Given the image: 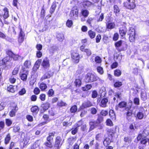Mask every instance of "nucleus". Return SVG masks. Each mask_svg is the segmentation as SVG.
<instances>
[{"mask_svg": "<svg viewBox=\"0 0 149 149\" xmlns=\"http://www.w3.org/2000/svg\"><path fill=\"white\" fill-rule=\"evenodd\" d=\"M97 80L100 82L102 80L97 76L91 73H88L85 76L84 81L86 82H92Z\"/></svg>", "mask_w": 149, "mask_h": 149, "instance_id": "f257e3e1", "label": "nucleus"}, {"mask_svg": "<svg viewBox=\"0 0 149 149\" xmlns=\"http://www.w3.org/2000/svg\"><path fill=\"white\" fill-rule=\"evenodd\" d=\"M64 140L59 136H57L55 139L54 149H60L63 142Z\"/></svg>", "mask_w": 149, "mask_h": 149, "instance_id": "f03ea898", "label": "nucleus"}, {"mask_svg": "<svg viewBox=\"0 0 149 149\" xmlns=\"http://www.w3.org/2000/svg\"><path fill=\"white\" fill-rule=\"evenodd\" d=\"M127 34L129 36V39L130 42H134L135 41V33L134 28L130 27L127 32Z\"/></svg>", "mask_w": 149, "mask_h": 149, "instance_id": "7ed1b4c3", "label": "nucleus"}, {"mask_svg": "<svg viewBox=\"0 0 149 149\" xmlns=\"http://www.w3.org/2000/svg\"><path fill=\"white\" fill-rule=\"evenodd\" d=\"M127 2L124 3V6L127 8L131 10L134 9L136 7L135 0H127Z\"/></svg>", "mask_w": 149, "mask_h": 149, "instance_id": "20e7f679", "label": "nucleus"}, {"mask_svg": "<svg viewBox=\"0 0 149 149\" xmlns=\"http://www.w3.org/2000/svg\"><path fill=\"white\" fill-rule=\"evenodd\" d=\"M106 24L107 29H111L115 27V24L111 21V17L108 16L105 18Z\"/></svg>", "mask_w": 149, "mask_h": 149, "instance_id": "39448f33", "label": "nucleus"}, {"mask_svg": "<svg viewBox=\"0 0 149 149\" xmlns=\"http://www.w3.org/2000/svg\"><path fill=\"white\" fill-rule=\"evenodd\" d=\"M22 70V72H21L19 74L20 77L22 81H26L27 80L28 71L27 70H25V69L24 68H23Z\"/></svg>", "mask_w": 149, "mask_h": 149, "instance_id": "423d86ee", "label": "nucleus"}, {"mask_svg": "<svg viewBox=\"0 0 149 149\" xmlns=\"http://www.w3.org/2000/svg\"><path fill=\"white\" fill-rule=\"evenodd\" d=\"M19 29L20 32L19 34L18 41L19 42L21 43L24 40L25 34L20 26H19Z\"/></svg>", "mask_w": 149, "mask_h": 149, "instance_id": "0eeeda50", "label": "nucleus"}, {"mask_svg": "<svg viewBox=\"0 0 149 149\" xmlns=\"http://www.w3.org/2000/svg\"><path fill=\"white\" fill-rule=\"evenodd\" d=\"M99 125L96 120H91L89 122V125L90 127L89 131L90 132L94 128L97 127Z\"/></svg>", "mask_w": 149, "mask_h": 149, "instance_id": "6e6552de", "label": "nucleus"}, {"mask_svg": "<svg viewBox=\"0 0 149 149\" xmlns=\"http://www.w3.org/2000/svg\"><path fill=\"white\" fill-rule=\"evenodd\" d=\"M71 52H72V58L74 62L78 63L79 62L80 58L79 54L73 51H71Z\"/></svg>", "mask_w": 149, "mask_h": 149, "instance_id": "1a4fd4ad", "label": "nucleus"}, {"mask_svg": "<svg viewBox=\"0 0 149 149\" xmlns=\"http://www.w3.org/2000/svg\"><path fill=\"white\" fill-rule=\"evenodd\" d=\"M108 100L107 98H103L100 100L99 105L102 107H107V104Z\"/></svg>", "mask_w": 149, "mask_h": 149, "instance_id": "9d476101", "label": "nucleus"}, {"mask_svg": "<svg viewBox=\"0 0 149 149\" xmlns=\"http://www.w3.org/2000/svg\"><path fill=\"white\" fill-rule=\"evenodd\" d=\"M7 54L11 58H13V60L15 61L17 60L20 56L18 55L14 54L12 52L8 50L6 52Z\"/></svg>", "mask_w": 149, "mask_h": 149, "instance_id": "9b49d317", "label": "nucleus"}, {"mask_svg": "<svg viewBox=\"0 0 149 149\" xmlns=\"http://www.w3.org/2000/svg\"><path fill=\"white\" fill-rule=\"evenodd\" d=\"M127 103L124 101H122L120 102L117 106H116V110H118V107H119L120 108H125V109L126 110H128L129 109V107H126L127 106Z\"/></svg>", "mask_w": 149, "mask_h": 149, "instance_id": "f8f14e48", "label": "nucleus"}, {"mask_svg": "<svg viewBox=\"0 0 149 149\" xmlns=\"http://www.w3.org/2000/svg\"><path fill=\"white\" fill-rule=\"evenodd\" d=\"M70 16L72 19H76L78 17V10L77 9L72 10L70 12Z\"/></svg>", "mask_w": 149, "mask_h": 149, "instance_id": "ddd939ff", "label": "nucleus"}, {"mask_svg": "<svg viewBox=\"0 0 149 149\" xmlns=\"http://www.w3.org/2000/svg\"><path fill=\"white\" fill-rule=\"evenodd\" d=\"M143 110V109L141 108V109L139 110V111L137 112L136 116V119L139 120H141L143 118L144 115V114L143 112L142 111Z\"/></svg>", "mask_w": 149, "mask_h": 149, "instance_id": "4468645a", "label": "nucleus"}, {"mask_svg": "<svg viewBox=\"0 0 149 149\" xmlns=\"http://www.w3.org/2000/svg\"><path fill=\"white\" fill-rule=\"evenodd\" d=\"M41 65L43 68L45 69L49 67L50 64L49 60L46 58L44 59Z\"/></svg>", "mask_w": 149, "mask_h": 149, "instance_id": "2eb2a0df", "label": "nucleus"}, {"mask_svg": "<svg viewBox=\"0 0 149 149\" xmlns=\"http://www.w3.org/2000/svg\"><path fill=\"white\" fill-rule=\"evenodd\" d=\"M53 72L50 71H48L42 76L41 79L42 81L45 79L49 78L53 75Z\"/></svg>", "mask_w": 149, "mask_h": 149, "instance_id": "dca6fc26", "label": "nucleus"}, {"mask_svg": "<svg viewBox=\"0 0 149 149\" xmlns=\"http://www.w3.org/2000/svg\"><path fill=\"white\" fill-rule=\"evenodd\" d=\"M119 32L121 37L124 38L127 33L126 28L125 27L121 28L119 30Z\"/></svg>", "mask_w": 149, "mask_h": 149, "instance_id": "f3484780", "label": "nucleus"}, {"mask_svg": "<svg viewBox=\"0 0 149 149\" xmlns=\"http://www.w3.org/2000/svg\"><path fill=\"white\" fill-rule=\"evenodd\" d=\"M3 17L4 19H6L9 17V10L7 8L5 7L3 9Z\"/></svg>", "mask_w": 149, "mask_h": 149, "instance_id": "a211bd4d", "label": "nucleus"}, {"mask_svg": "<svg viewBox=\"0 0 149 149\" xmlns=\"http://www.w3.org/2000/svg\"><path fill=\"white\" fill-rule=\"evenodd\" d=\"M44 145L45 146V148L46 149L52 148L53 147L52 142L47 141L44 143Z\"/></svg>", "mask_w": 149, "mask_h": 149, "instance_id": "6ab92c4d", "label": "nucleus"}, {"mask_svg": "<svg viewBox=\"0 0 149 149\" xmlns=\"http://www.w3.org/2000/svg\"><path fill=\"white\" fill-rule=\"evenodd\" d=\"M92 106V104L91 102L89 101L85 102L83 103L82 105V108H85L87 107H90Z\"/></svg>", "mask_w": 149, "mask_h": 149, "instance_id": "aec40b11", "label": "nucleus"}, {"mask_svg": "<svg viewBox=\"0 0 149 149\" xmlns=\"http://www.w3.org/2000/svg\"><path fill=\"white\" fill-rule=\"evenodd\" d=\"M92 4V3L88 1H84L82 5L85 8H87L90 7Z\"/></svg>", "mask_w": 149, "mask_h": 149, "instance_id": "412c9836", "label": "nucleus"}, {"mask_svg": "<svg viewBox=\"0 0 149 149\" xmlns=\"http://www.w3.org/2000/svg\"><path fill=\"white\" fill-rule=\"evenodd\" d=\"M17 110L18 107L17 106L15 107L14 109H12L9 112V114L10 116L11 117L15 116V113L17 112Z\"/></svg>", "mask_w": 149, "mask_h": 149, "instance_id": "4be33fe9", "label": "nucleus"}, {"mask_svg": "<svg viewBox=\"0 0 149 149\" xmlns=\"http://www.w3.org/2000/svg\"><path fill=\"white\" fill-rule=\"evenodd\" d=\"M141 97L142 100L146 101L147 99L146 93L145 91H141Z\"/></svg>", "mask_w": 149, "mask_h": 149, "instance_id": "5701e85b", "label": "nucleus"}, {"mask_svg": "<svg viewBox=\"0 0 149 149\" xmlns=\"http://www.w3.org/2000/svg\"><path fill=\"white\" fill-rule=\"evenodd\" d=\"M117 127L116 126L115 129L113 128H111L109 129L108 132L109 133V135H110L111 137H113L116 132L115 129Z\"/></svg>", "mask_w": 149, "mask_h": 149, "instance_id": "b1692460", "label": "nucleus"}, {"mask_svg": "<svg viewBox=\"0 0 149 149\" xmlns=\"http://www.w3.org/2000/svg\"><path fill=\"white\" fill-rule=\"evenodd\" d=\"M114 12L115 13L116 16H118L119 14V13L120 11L118 6L116 5H115L113 6Z\"/></svg>", "mask_w": 149, "mask_h": 149, "instance_id": "393cba45", "label": "nucleus"}, {"mask_svg": "<svg viewBox=\"0 0 149 149\" xmlns=\"http://www.w3.org/2000/svg\"><path fill=\"white\" fill-rule=\"evenodd\" d=\"M81 13L84 17H87L89 14V12L86 9H82Z\"/></svg>", "mask_w": 149, "mask_h": 149, "instance_id": "a878e982", "label": "nucleus"}, {"mask_svg": "<svg viewBox=\"0 0 149 149\" xmlns=\"http://www.w3.org/2000/svg\"><path fill=\"white\" fill-rule=\"evenodd\" d=\"M57 39L60 41L62 42L64 38V35L62 33H58L56 35Z\"/></svg>", "mask_w": 149, "mask_h": 149, "instance_id": "bb28decb", "label": "nucleus"}, {"mask_svg": "<svg viewBox=\"0 0 149 149\" xmlns=\"http://www.w3.org/2000/svg\"><path fill=\"white\" fill-rule=\"evenodd\" d=\"M109 115L111 118L114 120L116 119V115L114 111L112 109L110 110L109 111Z\"/></svg>", "mask_w": 149, "mask_h": 149, "instance_id": "cd10ccee", "label": "nucleus"}, {"mask_svg": "<svg viewBox=\"0 0 149 149\" xmlns=\"http://www.w3.org/2000/svg\"><path fill=\"white\" fill-rule=\"evenodd\" d=\"M39 110L38 107L37 106H33L31 108V111L35 114L37 113Z\"/></svg>", "mask_w": 149, "mask_h": 149, "instance_id": "c85d7f7f", "label": "nucleus"}, {"mask_svg": "<svg viewBox=\"0 0 149 149\" xmlns=\"http://www.w3.org/2000/svg\"><path fill=\"white\" fill-rule=\"evenodd\" d=\"M88 33L91 39L94 38L95 36V33L92 30H89L88 31Z\"/></svg>", "mask_w": 149, "mask_h": 149, "instance_id": "c756f323", "label": "nucleus"}, {"mask_svg": "<svg viewBox=\"0 0 149 149\" xmlns=\"http://www.w3.org/2000/svg\"><path fill=\"white\" fill-rule=\"evenodd\" d=\"M76 140V138L75 137H71L69 138L68 139V142L70 145H72L73 143Z\"/></svg>", "mask_w": 149, "mask_h": 149, "instance_id": "7c9ffc66", "label": "nucleus"}, {"mask_svg": "<svg viewBox=\"0 0 149 149\" xmlns=\"http://www.w3.org/2000/svg\"><path fill=\"white\" fill-rule=\"evenodd\" d=\"M11 139L10 134H8L6 136L5 139V144H8Z\"/></svg>", "mask_w": 149, "mask_h": 149, "instance_id": "2f4dec72", "label": "nucleus"}, {"mask_svg": "<svg viewBox=\"0 0 149 149\" xmlns=\"http://www.w3.org/2000/svg\"><path fill=\"white\" fill-rule=\"evenodd\" d=\"M115 96L117 97L119 99H121L122 98V94L121 92L120 91L117 92L113 94Z\"/></svg>", "mask_w": 149, "mask_h": 149, "instance_id": "473e14b6", "label": "nucleus"}, {"mask_svg": "<svg viewBox=\"0 0 149 149\" xmlns=\"http://www.w3.org/2000/svg\"><path fill=\"white\" fill-rule=\"evenodd\" d=\"M110 140L109 138H106L103 141V144L105 146H107L110 143Z\"/></svg>", "mask_w": 149, "mask_h": 149, "instance_id": "72a5a7b5", "label": "nucleus"}, {"mask_svg": "<svg viewBox=\"0 0 149 149\" xmlns=\"http://www.w3.org/2000/svg\"><path fill=\"white\" fill-rule=\"evenodd\" d=\"M77 106L76 105H74L70 108V112L71 113H74L77 111Z\"/></svg>", "mask_w": 149, "mask_h": 149, "instance_id": "f704fd0d", "label": "nucleus"}, {"mask_svg": "<svg viewBox=\"0 0 149 149\" xmlns=\"http://www.w3.org/2000/svg\"><path fill=\"white\" fill-rule=\"evenodd\" d=\"M42 107L43 108V110L45 111L47 110L49 107V104L48 103H46L42 105Z\"/></svg>", "mask_w": 149, "mask_h": 149, "instance_id": "c9c22d12", "label": "nucleus"}, {"mask_svg": "<svg viewBox=\"0 0 149 149\" xmlns=\"http://www.w3.org/2000/svg\"><path fill=\"white\" fill-rule=\"evenodd\" d=\"M74 83L76 87H79L81 84V81L80 79H76Z\"/></svg>", "mask_w": 149, "mask_h": 149, "instance_id": "e433bc0d", "label": "nucleus"}, {"mask_svg": "<svg viewBox=\"0 0 149 149\" xmlns=\"http://www.w3.org/2000/svg\"><path fill=\"white\" fill-rule=\"evenodd\" d=\"M39 87L42 91H43L47 88V86L45 84L42 83L40 84Z\"/></svg>", "mask_w": 149, "mask_h": 149, "instance_id": "4c0bfd02", "label": "nucleus"}, {"mask_svg": "<svg viewBox=\"0 0 149 149\" xmlns=\"http://www.w3.org/2000/svg\"><path fill=\"white\" fill-rule=\"evenodd\" d=\"M19 66H17L14 69L12 72V74L13 75H15L17 74L19 71Z\"/></svg>", "mask_w": 149, "mask_h": 149, "instance_id": "58836bf2", "label": "nucleus"}, {"mask_svg": "<svg viewBox=\"0 0 149 149\" xmlns=\"http://www.w3.org/2000/svg\"><path fill=\"white\" fill-rule=\"evenodd\" d=\"M92 88V86L90 84H88L84 87H82V90L84 91L88 90L91 89Z\"/></svg>", "mask_w": 149, "mask_h": 149, "instance_id": "ea45409f", "label": "nucleus"}, {"mask_svg": "<svg viewBox=\"0 0 149 149\" xmlns=\"http://www.w3.org/2000/svg\"><path fill=\"white\" fill-rule=\"evenodd\" d=\"M114 75L116 76H120L121 74V71L119 69H116L114 71Z\"/></svg>", "mask_w": 149, "mask_h": 149, "instance_id": "a19ab883", "label": "nucleus"}, {"mask_svg": "<svg viewBox=\"0 0 149 149\" xmlns=\"http://www.w3.org/2000/svg\"><path fill=\"white\" fill-rule=\"evenodd\" d=\"M103 117L101 115H99L97 120H96L98 123L100 124V123L103 122Z\"/></svg>", "mask_w": 149, "mask_h": 149, "instance_id": "79ce46f5", "label": "nucleus"}, {"mask_svg": "<svg viewBox=\"0 0 149 149\" xmlns=\"http://www.w3.org/2000/svg\"><path fill=\"white\" fill-rule=\"evenodd\" d=\"M104 18V14L102 13L99 16V17L97 18V22H100L102 21Z\"/></svg>", "mask_w": 149, "mask_h": 149, "instance_id": "37998d69", "label": "nucleus"}, {"mask_svg": "<svg viewBox=\"0 0 149 149\" xmlns=\"http://www.w3.org/2000/svg\"><path fill=\"white\" fill-rule=\"evenodd\" d=\"M24 66L26 68H28L31 65V63L30 61L26 60L24 63Z\"/></svg>", "mask_w": 149, "mask_h": 149, "instance_id": "c03bdc74", "label": "nucleus"}, {"mask_svg": "<svg viewBox=\"0 0 149 149\" xmlns=\"http://www.w3.org/2000/svg\"><path fill=\"white\" fill-rule=\"evenodd\" d=\"M107 125L110 126H112L113 125V124L112 121L109 119H108L106 122Z\"/></svg>", "mask_w": 149, "mask_h": 149, "instance_id": "a18cd8bd", "label": "nucleus"}, {"mask_svg": "<svg viewBox=\"0 0 149 149\" xmlns=\"http://www.w3.org/2000/svg\"><path fill=\"white\" fill-rule=\"evenodd\" d=\"M7 90L8 91L12 93H14L15 91V89L13 86L10 85L8 87Z\"/></svg>", "mask_w": 149, "mask_h": 149, "instance_id": "49530a36", "label": "nucleus"}, {"mask_svg": "<svg viewBox=\"0 0 149 149\" xmlns=\"http://www.w3.org/2000/svg\"><path fill=\"white\" fill-rule=\"evenodd\" d=\"M121 82L118 81L116 82L114 84V86L115 87H119L122 85Z\"/></svg>", "mask_w": 149, "mask_h": 149, "instance_id": "de8ad7c7", "label": "nucleus"}, {"mask_svg": "<svg viewBox=\"0 0 149 149\" xmlns=\"http://www.w3.org/2000/svg\"><path fill=\"white\" fill-rule=\"evenodd\" d=\"M73 24V22L72 20H68L66 22V25L69 27H70Z\"/></svg>", "mask_w": 149, "mask_h": 149, "instance_id": "09e8293b", "label": "nucleus"}, {"mask_svg": "<svg viewBox=\"0 0 149 149\" xmlns=\"http://www.w3.org/2000/svg\"><path fill=\"white\" fill-rule=\"evenodd\" d=\"M66 105V104L63 101H61L58 102L57 105L59 107H62Z\"/></svg>", "mask_w": 149, "mask_h": 149, "instance_id": "8fccbe9b", "label": "nucleus"}, {"mask_svg": "<svg viewBox=\"0 0 149 149\" xmlns=\"http://www.w3.org/2000/svg\"><path fill=\"white\" fill-rule=\"evenodd\" d=\"M54 93V92L52 89H50L47 92V94L49 97L52 96Z\"/></svg>", "mask_w": 149, "mask_h": 149, "instance_id": "3c124183", "label": "nucleus"}, {"mask_svg": "<svg viewBox=\"0 0 149 149\" xmlns=\"http://www.w3.org/2000/svg\"><path fill=\"white\" fill-rule=\"evenodd\" d=\"M6 124L8 126H9L12 124V122L9 119H6Z\"/></svg>", "mask_w": 149, "mask_h": 149, "instance_id": "603ef678", "label": "nucleus"}, {"mask_svg": "<svg viewBox=\"0 0 149 149\" xmlns=\"http://www.w3.org/2000/svg\"><path fill=\"white\" fill-rule=\"evenodd\" d=\"M97 72L100 74H102L103 73V68L100 66H98L97 68Z\"/></svg>", "mask_w": 149, "mask_h": 149, "instance_id": "864d4df0", "label": "nucleus"}, {"mask_svg": "<svg viewBox=\"0 0 149 149\" xmlns=\"http://www.w3.org/2000/svg\"><path fill=\"white\" fill-rule=\"evenodd\" d=\"M134 103L137 105L139 104V98L135 97L134 98Z\"/></svg>", "mask_w": 149, "mask_h": 149, "instance_id": "5fc2aeb1", "label": "nucleus"}, {"mask_svg": "<svg viewBox=\"0 0 149 149\" xmlns=\"http://www.w3.org/2000/svg\"><path fill=\"white\" fill-rule=\"evenodd\" d=\"M84 52L86 53L88 56H89L91 54V51L89 49H86Z\"/></svg>", "mask_w": 149, "mask_h": 149, "instance_id": "6e6d98bb", "label": "nucleus"}, {"mask_svg": "<svg viewBox=\"0 0 149 149\" xmlns=\"http://www.w3.org/2000/svg\"><path fill=\"white\" fill-rule=\"evenodd\" d=\"M95 61L96 63H100L101 62V59L100 57L97 56L95 57Z\"/></svg>", "mask_w": 149, "mask_h": 149, "instance_id": "4d7b16f0", "label": "nucleus"}, {"mask_svg": "<svg viewBox=\"0 0 149 149\" xmlns=\"http://www.w3.org/2000/svg\"><path fill=\"white\" fill-rule=\"evenodd\" d=\"M40 90L37 87L35 88L33 91L34 93L36 95L40 93Z\"/></svg>", "mask_w": 149, "mask_h": 149, "instance_id": "13d9d810", "label": "nucleus"}, {"mask_svg": "<svg viewBox=\"0 0 149 149\" xmlns=\"http://www.w3.org/2000/svg\"><path fill=\"white\" fill-rule=\"evenodd\" d=\"M128 110V111L126 113V118L127 119L129 120V117L131 116L132 115V112L131 111Z\"/></svg>", "mask_w": 149, "mask_h": 149, "instance_id": "bf43d9fd", "label": "nucleus"}, {"mask_svg": "<svg viewBox=\"0 0 149 149\" xmlns=\"http://www.w3.org/2000/svg\"><path fill=\"white\" fill-rule=\"evenodd\" d=\"M100 113L101 115L105 116L108 114V112L107 110H102L101 112Z\"/></svg>", "mask_w": 149, "mask_h": 149, "instance_id": "052dcab7", "label": "nucleus"}, {"mask_svg": "<svg viewBox=\"0 0 149 149\" xmlns=\"http://www.w3.org/2000/svg\"><path fill=\"white\" fill-rule=\"evenodd\" d=\"M45 95L44 94H40L39 96L40 99L42 101H44L45 100Z\"/></svg>", "mask_w": 149, "mask_h": 149, "instance_id": "680f3d73", "label": "nucleus"}, {"mask_svg": "<svg viewBox=\"0 0 149 149\" xmlns=\"http://www.w3.org/2000/svg\"><path fill=\"white\" fill-rule=\"evenodd\" d=\"M97 92L96 91H94L92 93V97L93 98H95L97 97Z\"/></svg>", "mask_w": 149, "mask_h": 149, "instance_id": "e2e57ef3", "label": "nucleus"}, {"mask_svg": "<svg viewBox=\"0 0 149 149\" xmlns=\"http://www.w3.org/2000/svg\"><path fill=\"white\" fill-rule=\"evenodd\" d=\"M119 38V35L117 33H115L113 37V40L114 41H116Z\"/></svg>", "mask_w": 149, "mask_h": 149, "instance_id": "0e129e2a", "label": "nucleus"}, {"mask_svg": "<svg viewBox=\"0 0 149 149\" xmlns=\"http://www.w3.org/2000/svg\"><path fill=\"white\" fill-rule=\"evenodd\" d=\"M122 44V41L121 40H120L118 42H116L115 44V45L116 47H120Z\"/></svg>", "mask_w": 149, "mask_h": 149, "instance_id": "69168bd1", "label": "nucleus"}, {"mask_svg": "<svg viewBox=\"0 0 149 149\" xmlns=\"http://www.w3.org/2000/svg\"><path fill=\"white\" fill-rule=\"evenodd\" d=\"M26 93V90L24 88H22L20 91L19 92V94L20 95H22Z\"/></svg>", "mask_w": 149, "mask_h": 149, "instance_id": "338daca9", "label": "nucleus"}, {"mask_svg": "<svg viewBox=\"0 0 149 149\" xmlns=\"http://www.w3.org/2000/svg\"><path fill=\"white\" fill-rule=\"evenodd\" d=\"M143 49L145 51L149 50V45L147 44H146L143 48Z\"/></svg>", "mask_w": 149, "mask_h": 149, "instance_id": "774afa93", "label": "nucleus"}]
</instances>
